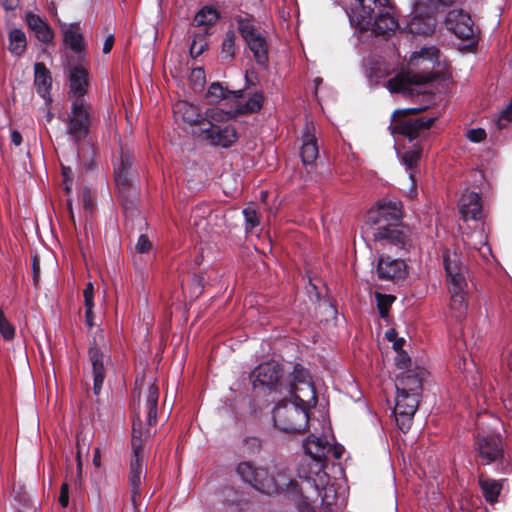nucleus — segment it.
<instances>
[{
	"label": "nucleus",
	"mask_w": 512,
	"mask_h": 512,
	"mask_svg": "<svg viewBox=\"0 0 512 512\" xmlns=\"http://www.w3.org/2000/svg\"><path fill=\"white\" fill-rule=\"evenodd\" d=\"M312 130H314L313 123H307L306 131L302 136L303 144L301 148V158L305 165L314 163L319 155L317 140L312 133Z\"/></svg>",
	"instance_id": "obj_20"
},
{
	"label": "nucleus",
	"mask_w": 512,
	"mask_h": 512,
	"mask_svg": "<svg viewBox=\"0 0 512 512\" xmlns=\"http://www.w3.org/2000/svg\"><path fill=\"white\" fill-rule=\"evenodd\" d=\"M19 0H4V7L6 10H14L18 7Z\"/></svg>",
	"instance_id": "obj_55"
},
{
	"label": "nucleus",
	"mask_w": 512,
	"mask_h": 512,
	"mask_svg": "<svg viewBox=\"0 0 512 512\" xmlns=\"http://www.w3.org/2000/svg\"><path fill=\"white\" fill-rule=\"evenodd\" d=\"M26 22L41 42L48 43L53 39L52 30L39 16L29 13L27 14Z\"/></svg>",
	"instance_id": "obj_28"
},
{
	"label": "nucleus",
	"mask_w": 512,
	"mask_h": 512,
	"mask_svg": "<svg viewBox=\"0 0 512 512\" xmlns=\"http://www.w3.org/2000/svg\"><path fill=\"white\" fill-rule=\"evenodd\" d=\"M52 118H53V114L50 111H48L47 114H46L47 122H50L52 120Z\"/></svg>",
	"instance_id": "obj_64"
},
{
	"label": "nucleus",
	"mask_w": 512,
	"mask_h": 512,
	"mask_svg": "<svg viewBox=\"0 0 512 512\" xmlns=\"http://www.w3.org/2000/svg\"><path fill=\"white\" fill-rule=\"evenodd\" d=\"M243 215L245 218V229L247 232H252L255 227L260 224V217L257 211L249 206L243 210Z\"/></svg>",
	"instance_id": "obj_39"
},
{
	"label": "nucleus",
	"mask_w": 512,
	"mask_h": 512,
	"mask_svg": "<svg viewBox=\"0 0 512 512\" xmlns=\"http://www.w3.org/2000/svg\"><path fill=\"white\" fill-rule=\"evenodd\" d=\"M303 448L305 453L311 457V461L299 466L297 471L299 478L313 482L317 486V479L313 477L315 475L323 484L327 478L324 471V460L330 451L329 442L326 438L310 435L303 441Z\"/></svg>",
	"instance_id": "obj_6"
},
{
	"label": "nucleus",
	"mask_w": 512,
	"mask_h": 512,
	"mask_svg": "<svg viewBox=\"0 0 512 512\" xmlns=\"http://www.w3.org/2000/svg\"><path fill=\"white\" fill-rule=\"evenodd\" d=\"M81 440L80 438L77 439V447H78V453H77V459H78V467L81 468V461H80V452H81Z\"/></svg>",
	"instance_id": "obj_60"
},
{
	"label": "nucleus",
	"mask_w": 512,
	"mask_h": 512,
	"mask_svg": "<svg viewBox=\"0 0 512 512\" xmlns=\"http://www.w3.org/2000/svg\"><path fill=\"white\" fill-rule=\"evenodd\" d=\"M422 155V148L419 145H413L403 152L400 156L401 163L409 173L412 185L415 184V171Z\"/></svg>",
	"instance_id": "obj_25"
},
{
	"label": "nucleus",
	"mask_w": 512,
	"mask_h": 512,
	"mask_svg": "<svg viewBox=\"0 0 512 512\" xmlns=\"http://www.w3.org/2000/svg\"><path fill=\"white\" fill-rule=\"evenodd\" d=\"M479 485L485 500L489 503H495L502 490L501 482L488 477L480 476Z\"/></svg>",
	"instance_id": "obj_31"
},
{
	"label": "nucleus",
	"mask_w": 512,
	"mask_h": 512,
	"mask_svg": "<svg viewBox=\"0 0 512 512\" xmlns=\"http://www.w3.org/2000/svg\"><path fill=\"white\" fill-rule=\"evenodd\" d=\"M64 42L71 50L76 53L82 52L84 49V40L80 25L72 23L63 25Z\"/></svg>",
	"instance_id": "obj_24"
},
{
	"label": "nucleus",
	"mask_w": 512,
	"mask_h": 512,
	"mask_svg": "<svg viewBox=\"0 0 512 512\" xmlns=\"http://www.w3.org/2000/svg\"><path fill=\"white\" fill-rule=\"evenodd\" d=\"M174 112L180 114L183 120L190 125L199 126L200 128L205 126L204 116L200 113L199 108L191 103L178 102L174 106Z\"/></svg>",
	"instance_id": "obj_23"
},
{
	"label": "nucleus",
	"mask_w": 512,
	"mask_h": 512,
	"mask_svg": "<svg viewBox=\"0 0 512 512\" xmlns=\"http://www.w3.org/2000/svg\"><path fill=\"white\" fill-rule=\"evenodd\" d=\"M272 418L275 428L287 434L303 433L309 423L308 410L287 400L276 404Z\"/></svg>",
	"instance_id": "obj_7"
},
{
	"label": "nucleus",
	"mask_w": 512,
	"mask_h": 512,
	"mask_svg": "<svg viewBox=\"0 0 512 512\" xmlns=\"http://www.w3.org/2000/svg\"><path fill=\"white\" fill-rule=\"evenodd\" d=\"M32 269L34 280L36 281L40 274V261L36 256L33 258Z\"/></svg>",
	"instance_id": "obj_52"
},
{
	"label": "nucleus",
	"mask_w": 512,
	"mask_h": 512,
	"mask_svg": "<svg viewBox=\"0 0 512 512\" xmlns=\"http://www.w3.org/2000/svg\"><path fill=\"white\" fill-rule=\"evenodd\" d=\"M218 17L219 15L216 9L206 6L195 15L193 27L199 29L198 32L200 33L208 34V28L217 21Z\"/></svg>",
	"instance_id": "obj_29"
},
{
	"label": "nucleus",
	"mask_w": 512,
	"mask_h": 512,
	"mask_svg": "<svg viewBox=\"0 0 512 512\" xmlns=\"http://www.w3.org/2000/svg\"><path fill=\"white\" fill-rule=\"evenodd\" d=\"M315 479H317V486L311 482L317 490H319L320 486H322L323 489V496H322V512H334L333 506L337 504V495L336 490L332 485H326L328 477L326 478L325 482L321 484L317 476L313 475Z\"/></svg>",
	"instance_id": "obj_32"
},
{
	"label": "nucleus",
	"mask_w": 512,
	"mask_h": 512,
	"mask_svg": "<svg viewBox=\"0 0 512 512\" xmlns=\"http://www.w3.org/2000/svg\"><path fill=\"white\" fill-rule=\"evenodd\" d=\"M93 464L96 467H99L101 465L100 450H99V448L95 449L94 456H93Z\"/></svg>",
	"instance_id": "obj_57"
},
{
	"label": "nucleus",
	"mask_w": 512,
	"mask_h": 512,
	"mask_svg": "<svg viewBox=\"0 0 512 512\" xmlns=\"http://www.w3.org/2000/svg\"><path fill=\"white\" fill-rule=\"evenodd\" d=\"M193 75L195 77H202V78H204V71L201 68L195 69L193 71Z\"/></svg>",
	"instance_id": "obj_61"
},
{
	"label": "nucleus",
	"mask_w": 512,
	"mask_h": 512,
	"mask_svg": "<svg viewBox=\"0 0 512 512\" xmlns=\"http://www.w3.org/2000/svg\"><path fill=\"white\" fill-rule=\"evenodd\" d=\"M132 166V157L129 153L122 152L120 162L115 165V167H120V169H124V171H129Z\"/></svg>",
	"instance_id": "obj_47"
},
{
	"label": "nucleus",
	"mask_w": 512,
	"mask_h": 512,
	"mask_svg": "<svg viewBox=\"0 0 512 512\" xmlns=\"http://www.w3.org/2000/svg\"><path fill=\"white\" fill-rule=\"evenodd\" d=\"M299 511L300 512H315L314 507L305 500L301 501L299 503Z\"/></svg>",
	"instance_id": "obj_54"
},
{
	"label": "nucleus",
	"mask_w": 512,
	"mask_h": 512,
	"mask_svg": "<svg viewBox=\"0 0 512 512\" xmlns=\"http://www.w3.org/2000/svg\"><path fill=\"white\" fill-rule=\"evenodd\" d=\"M17 512H36V507L30 504H24Z\"/></svg>",
	"instance_id": "obj_59"
},
{
	"label": "nucleus",
	"mask_w": 512,
	"mask_h": 512,
	"mask_svg": "<svg viewBox=\"0 0 512 512\" xmlns=\"http://www.w3.org/2000/svg\"><path fill=\"white\" fill-rule=\"evenodd\" d=\"M467 138L474 143H479L486 138V132L484 129H470L466 133Z\"/></svg>",
	"instance_id": "obj_44"
},
{
	"label": "nucleus",
	"mask_w": 512,
	"mask_h": 512,
	"mask_svg": "<svg viewBox=\"0 0 512 512\" xmlns=\"http://www.w3.org/2000/svg\"><path fill=\"white\" fill-rule=\"evenodd\" d=\"M34 84L37 92L46 100L50 101L49 90L51 87V76L43 63H36L34 65Z\"/></svg>",
	"instance_id": "obj_26"
},
{
	"label": "nucleus",
	"mask_w": 512,
	"mask_h": 512,
	"mask_svg": "<svg viewBox=\"0 0 512 512\" xmlns=\"http://www.w3.org/2000/svg\"><path fill=\"white\" fill-rule=\"evenodd\" d=\"M93 120L91 105L85 99H74L63 122L66 124L67 134L75 143L85 139L89 133Z\"/></svg>",
	"instance_id": "obj_8"
},
{
	"label": "nucleus",
	"mask_w": 512,
	"mask_h": 512,
	"mask_svg": "<svg viewBox=\"0 0 512 512\" xmlns=\"http://www.w3.org/2000/svg\"><path fill=\"white\" fill-rule=\"evenodd\" d=\"M115 182L119 193H126L131 187L129 171L115 167Z\"/></svg>",
	"instance_id": "obj_37"
},
{
	"label": "nucleus",
	"mask_w": 512,
	"mask_h": 512,
	"mask_svg": "<svg viewBox=\"0 0 512 512\" xmlns=\"http://www.w3.org/2000/svg\"><path fill=\"white\" fill-rule=\"evenodd\" d=\"M402 216L401 204L397 201L380 200L372 207L366 215V223L376 225L374 240L381 245L383 249L395 247L396 250L405 249L409 243V237L404 229H400L396 224L390 221H398Z\"/></svg>",
	"instance_id": "obj_3"
},
{
	"label": "nucleus",
	"mask_w": 512,
	"mask_h": 512,
	"mask_svg": "<svg viewBox=\"0 0 512 512\" xmlns=\"http://www.w3.org/2000/svg\"><path fill=\"white\" fill-rule=\"evenodd\" d=\"M510 122H512V100L510 105L501 112L496 124L499 129H503L507 127Z\"/></svg>",
	"instance_id": "obj_42"
},
{
	"label": "nucleus",
	"mask_w": 512,
	"mask_h": 512,
	"mask_svg": "<svg viewBox=\"0 0 512 512\" xmlns=\"http://www.w3.org/2000/svg\"><path fill=\"white\" fill-rule=\"evenodd\" d=\"M264 97L261 93H255L244 105H238L237 115L243 113H254L262 108Z\"/></svg>",
	"instance_id": "obj_35"
},
{
	"label": "nucleus",
	"mask_w": 512,
	"mask_h": 512,
	"mask_svg": "<svg viewBox=\"0 0 512 512\" xmlns=\"http://www.w3.org/2000/svg\"><path fill=\"white\" fill-rule=\"evenodd\" d=\"M280 376V367L275 362L262 363L251 373L254 388L267 387L273 389L278 383Z\"/></svg>",
	"instance_id": "obj_17"
},
{
	"label": "nucleus",
	"mask_w": 512,
	"mask_h": 512,
	"mask_svg": "<svg viewBox=\"0 0 512 512\" xmlns=\"http://www.w3.org/2000/svg\"><path fill=\"white\" fill-rule=\"evenodd\" d=\"M422 1L421 0H416L414 2V9H415V12L417 13L418 11L421 10V7H422Z\"/></svg>",
	"instance_id": "obj_62"
},
{
	"label": "nucleus",
	"mask_w": 512,
	"mask_h": 512,
	"mask_svg": "<svg viewBox=\"0 0 512 512\" xmlns=\"http://www.w3.org/2000/svg\"><path fill=\"white\" fill-rule=\"evenodd\" d=\"M291 396V402L305 407L306 410L314 407L317 403L315 388L306 376L303 379H298L295 376L294 382L291 384Z\"/></svg>",
	"instance_id": "obj_14"
},
{
	"label": "nucleus",
	"mask_w": 512,
	"mask_h": 512,
	"mask_svg": "<svg viewBox=\"0 0 512 512\" xmlns=\"http://www.w3.org/2000/svg\"><path fill=\"white\" fill-rule=\"evenodd\" d=\"M358 6L353 10L357 25L366 30L371 25L372 31L377 35H390L397 27L398 22L392 14L391 0H356Z\"/></svg>",
	"instance_id": "obj_5"
},
{
	"label": "nucleus",
	"mask_w": 512,
	"mask_h": 512,
	"mask_svg": "<svg viewBox=\"0 0 512 512\" xmlns=\"http://www.w3.org/2000/svg\"><path fill=\"white\" fill-rule=\"evenodd\" d=\"M394 299L395 298L393 296L376 293L377 306L382 318H386L388 316L389 307Z\"/></svg>",
	"instance_id": "obj_40"
},
{
	"label": "nucleus",
	"mask_w": 512,
	"mask_h": 512,
	"mask_svg": "<svg viewBox=\"0 0 512 512\" xmlns=\"http://www.w3.org/2000/svg\"><path fill=\"white\" fill-rule=\"evenodd\" d=\"M378 277L382 280H398L406 275V264L401 259L381 257L377 265Z\"/></svg>",
	"instance_id": "obj_19"
},
{
	"label": "nucleus",
	"mask_w": 512,
	"mask_h": 512,
	"mask_svg": "<svg viewBox=\"0 0 512 512\" xmlns=\"http://www.w3.org/2000/svg\"><path fill=\"white\" fill-rule=\"evenodd\" d=\"M11 143L19 146L22 143V136L18 131H12L10 134Z\"/></svg>",
	"instance_id": "obj_53"
},
{
	"label": "nucleus",
	"mask_w": 512,
	"mask_h": 512,
	"mask_svg": "<svg viewBox=\"0 0 512 512\" xmlns=\"http://www.w3.org/2000/svg\"><path fill=\"white\" fill-rule=\"evenodd\" d=\"M89 356L93 367V391L99 395L105 378L104 355L99 348L93 347L89 350Z\"/></svg>",
	"instance_id": "obj_21"
},
{
	"label": "nucleus",
	"mask_w": 512,
	"mask_h": 512,
	"mask_svg": "<svg viewBox=\"0 0 512 512\" xmlns=\"http://www.w3.org/2000/svg\"><path fill=\"white\" fill-rule=\"evenodd\" d=\"M506 361H507V365L509 366L510 370H512V350L507 355Z\"/></svg>",
	"instance_id": "obj_63"
},
{
	"label": "nucleus",
	"mask_w": 512,
	"mask_h": 512,
	"mask_svg": "<svg viewBox=\"0 0 512 512\" xmlns=\"http://www.w3.org/2000/svg\"><path fill=\"white\" fill-rule=\"evenodd\" d=\"M443 264L450 294V314L456 320H462L468 310V269L462 260L461 252L456 248L444 251Z\"/></svg>",
	"instance_id": "obj_4"
},
{
	"label": "nucleus",
	"mask_w": 512,
	"mask_h": 512,
	"mask_svg": "<svg viewBox=\"0 0 512 512\" xmlns=\"http://www.w3.org/2000/svg\"><path fill=\"white\" fill-rule=\"evenodd\" d=\"M438 56L439 50L436 47H424L420 51L414 52L409 60V67H423L424 72H401L388 80L387 88L392 93H402L406 96L422 94L429 100L428 104L421 107L396 110L393 113L392 124L390 126L392 134H400L413 140L417 138L422 131L429 129L436 120L434 116L419 118H407V116L424 111L430 106V103H432L434 95L422 90L421 85L433 80L434 75L429 70L434 68Z\"/></svg>",
	"instance_id": "obj_1"
},
{
	"label": "nucleus",
	"mask_w": 512,
	"mask_h": 512,
	"mask_svg": "<svg viewBox=\"0 0 512 512\" xmlns=\"http://www.w3.org/2000/svg\"><path fill=\"white\" fill-rule=\"evenodd\" d=\"M27 46L25 33L20 29H13L9 33V51L16 56L24 53Z\"/></svg>",
	"instance_id": "obj_34"
},
{
	"label": "nucleus",
	"mask_w": 512,
	"mask_h": 512,
	"mask_svg": "<svg viewBox=\"0 0 512 512\" xmlns=\"http://www.w3.org/2000/svg\"><path fill=\"white\" fill-rule=\"evenodd\" d=\"M386 338H387L390 342H394V341L397 339V332L395 331V329H389V330L386 332Z\"/></svg>",
	"instance_id": "obj_58"
},
{
	"label": "nucleus",
	"mask_w": 512,
	"mask_h": 512,
	"mask_svg": "<svg viewBox=\"0 0 512 512\" xmlns=\"http://www.w3.org/2000/svg\"><path fill=\"white\" fill-rule=\"evenodd\" d=\"M236 473L240 479L255 490L266 493V490L273 489L268 482L269 472L266 468L257 466L251 461H242L236 466Z\"/></svg>",
	"instance_id": "obj_10"
},
{
	"label": "nucleus",
	"mask_w": 512,
	"mask_h": 512,
	"mask_svg": "<svg viewBox=\"0 0 512 512\" xmlns=\"http://www.w3.org/2000/svg\"><path fill=\"white\" fill-rule=\"evenodd\" d=\"M238 30L253 53L257 64L266 67L269 61L266 38L247 19L238 21Z\"/></svg>",
	"instance_id": "obj_9"
},
{
	"label": "nucleus",
	"mask_w": 512,
	"mask_h": 512,
	"mask_svg": "<svg viewBox=\"0 0 512 512\" xmlns=\"http://www.w3.org/2000/svg\"><path fill=\"white\" fill-rule=\"evenodd\" d=\"M477 451L484 465H488L500 459L502 457L501 438L495 434L479 435L477 439Z\"/></svg>",
	"instance_id": "obj_16"
},
{
	"label": "nucleus",
	"mask_w": 512,
	"mask_h": 512,
	"mask_svg": "<svg viewBox=\"0 0 512 512\" xmlns=\"http://www.w3.org/2000/svg\"><path fill=\"white\" fill-rule=\"evenodd\" d=\"M83 296H84V302H85V306H89L90 304H94V287H93V284L91 282H89L84 291H83Z\"/></svg>",
	"instance_id": "obj_48"
},
{
	"label": "nucleus",
	"mask_w": 512,
	"mask_h": 512,
	"mask_svg": "<svg viewBox=\"0 0 512 512\" xmlns=\"http://www.w3.org/2000/svg\"><path fill=\"white\" fill-rule=\"evenodd\" d=\"M268 482H270L274 487L271 490H266L265 494H274L279 493L285 490H289L293 485V480L291 475L287 472L285 468H276L275 472L272 474L269 473Z\"/></svg>",
	"instance_id": "obj_27"
},
{
	"label": "nucleus",
	"mask_w": 512,
	"mask_h": 512,
	"mask_svg": "<svg viewBox=\"0 0 512 512\" xmlns=\"http://www.w3.org/2000/svg\"><path fill=\"white\" fill-rule=\"evenodd\" d=\"M0 334L6 340L14 338L15 329L13 325L7 320L3 311L0 309Z\"/></svg>",
	"instance_id": "obj_41"
},
{
	"label": "nucleus",
	"mask_w": 512,
	"mask_h": 512,
	"mask_svg": "<svg viewBox=\"0 0 512 512\" xmlns=\"http://www.w3.org/2000/svg\"><path fill=\"white\" fill-rule=\"evenodd\" d=\"M88 73L83 67H74L70 70V91L69 97L84 99L87 92Z\"/></svg>",
	"instance_id": "obj_22"
},
{
	"label": "nucleus",
	"mask_w": 512,
	"mask_h": 512,
	"mask_svg": "<svg viewBox=\"0 0 512 512\" xmlns=\"http://www.w3.org/2000/svg\"><path fill=\"white\" fill-rule=\"evenodd\" d=\"M427 375L424 368L415 367L400 372L395 381L398 394H417L421 397L422 381Z\"/></svg>",
	"instance_id": "obj_13"
},
{
	"label": "nucleus",
	"mask_w": 512,
	"mask_h": 512,
	"mask_svg": "<svg viewBox=\"0 0 512 512\" xmlns=\"http://www.w3.org/2000/svg\"><path fill=\"white\" fill-rule=\"evenodd\" d=\"M59 503L62 507H66L69 503V487L67 483H63L61 486Z\"/></svg>",
	"instance_id": "obj_49"
},
{
	"label": "nucleus",
	"mask_w": 512,
	"mask_h": 512,
	"mask_svg": "<svg viewBox=\"0 0 512 512\" xmlns=\"http://www.w3.org/2000/svg\"><path fill=\"white\" fill-rule=\"evenodd\" d=\"M237 116L236 109L224 110L218 107L208 108L204 113L205 126L221 125Z\"/></svg>",
	"instance_id": "obj_30"
},
{
	"label": "nucleus",
	"mask_w": 512,
	"mask_h": 512,
	"mask_svg": "<svg viewBox=\"0 0 512 512\" xmlns=\"http://www.w3.org/2000/svg\"><path fill=\"white\" fill-rule=\"evenodd\" d=\"M420 396L417 394H398L394 407L395 421L398 428L406 433L411 428L413 417L419 405Z\"/></svg>",
	"instance_id": "obj_11"
},
{
	"label": "nucleus",
	"mask_w": 512,
	"mask_h": 512,
	"mask_svg": "<svg viewBox=\"0 0 512 512\" xmlns=\"http://www.w3.org/2000/svg\"><path fill=\"white\" fill-rule=\"evenodd\" d=\"M198 136L212 146L228 148L233 145L238 135L231 125H209L200 128Z\"/></svg>",
	"instance_id": "obj_12"
},
{
	"label": "nucleus",
	"mask_w": 512,
	"mask_h": 512,
	"mask_svg": "<svg viewBox=\"0 0 512 512\" xmlns=\"http://www.w3.org/2000/svg\"><path fill=\"white\" fill-rule=\"evenodd\" d=\"M480 236H481V241H480L481 245L480 246L473 245V248L478 250L480 255L484 259H488V257L491 255V249L487 244L486 238L482 234Z\"/></svg>",
	"instance_id": "obj_45"
},
{
	"label": "nucleus",
	"mask_w": 512,
	"mask_h": 512,
	"mask_svg": "<svg viewBox=\"0 0 512 512\" xmlns=\"http://www.w3.org/2000/svg\"><path fill=\"white\" fill-rule=\"evenodd\" d=\"M206 96L211 102H219L221 100L229 98L230 96H233L235 99L242 98L243 91L242 90H235V91L227 90L220 83L215 82V83H212L210 85V87L208 88Z\"/></svg>",
	"instance_id": "obj_33"
},
{
	"label": "nucleus",
	"mask_w": 512,
	"mask_h": 512,
	"mask_svg": "<svg viewBox=\"0 0 512 512\" xmlns=\"http://www.w3.org/2000/svg\"><path fill=\"white\" fill-rule=\"evenodd\" d=\"M113 44L114 37L113 35H109L103 44V53L108 54L112 50Z\"/></svg>",
	"instance_id": "obj_51"
},
{
	"label": "nucleus",
	"mask_w": 512,
	"mask_h": 512,
	"mask_svg": "<svg viewBox=\"0 0 512 512\" xmlns=\"http://www.w3.org/2000/svg\"><path fill=\"white\" fill-rule=\"evenodd\" d=\"M152 243L146 235H140L136 243L135 249L138 253H147L150 251Z\"/></svg>",
	"instance_id": "obj_43"
},
{
	"label": "nucleus",
	"mask_w": 512,
	"mask_h": 512,
	"mask_svg": "<svg viewBox=\"0 0 512 512\" xmlns=\"http://www.w3.org/2000/svg\"><path fill=\"white\" fill-rule=\"evenodd\" d=\"M143 396V400L139 397L132 423L131 445L133 456L130 463L129 484L134 505H136V498L140 496L142 483L143 443L151 436V427L157 422L159 388L154 383L149 382Z\"/></svg>",
	"instance_id": "obj_2"
},
{
	"label": "nucleus",
	"mask_w": 512,
	"mask_h": 512,
	"mask_svg": "<svg viewBox=\"0 0 512 512\" xmlns=\"http://www.w3.org/2000/svg\"><path fill=\"white\" fill-rule=\"evenodd\" d=\"M404 339L403 338H397L393 343V348L396 352L398 351H403L402 350V347H403V344H404Z\"/></svg>",
	"instance_id": "obj_56"
},
{
	"label": "nucleus",
	"mask_w": 512,
	"mask_h": 512,
	"mask_svg": "<svg viewBox=\"0 0 512 512\" xmlns=\"http://www.w3.org/2000/svg\"><path fill=\"white\" fill-rule=\"evenodd\" d=\"M192 34H193L194 38L190 45L189 51H190V55L193 58H196V57L200 56L205 51V49L208 47V43L206 41L207 34L200 33L197 31H193Z\"/></svg>",
	"instance_id": "obj_36"
},
{
	"label": "nucleus",
	"mask_w": 512,
	"mask_h": 512,
	"mask_svg": "<svg viewBox=\"0 0 512 512\" xmlns=\"http://www.w3.org/2000/svg\"><path fill=\"white\" fill-rule=\"evenodd\" d=\"M235 33L228 31L222 42V55L226 59H233L235 55Z\"/></svg>",
	"instance_id": "obj_38"
},
{
	"label": "nucleus",
	"mask_w": 512,
	"mask_h": 512,
	"mask_svg": "<svg viewBox=\"0 0 512 512\" xmlns=\"http://www.w3.org/2000/svg\"><path fill=\"white\" fill-rule=\"evenodd\" d=\"M395 363L400 369H405L410 363V357L404 351H398L395 357Z\"/></svg>",
	"instance_id": "obj_46"
},
{
	"label": "nucleus",
	"mask_w": 512,
	"mask_h": 512,
	"mask_svg": "<svg viewBox=\"0 0 512 512\" xmlns=\"http://www.w3.org/2000/svg\"><path fill=\"white\" fill-rule=\"evenodd\" d=\"M446 26L459 39L468 40L474 34L473 22L463 10H451L446 17Z\"/></svg>",
	"instance_id": "obj_15"
},
{
	"label": "nucleus",
	"mask_w": 512,
	"mask_h": 512,
	"mask_svg": "<svg viewBox=\"0 0 512 512\" xmlns=\"http://www.w3.org/2000/svg\"><path fill=\"white\" fill-rule=\"evenodd\" d=\"M459 211L464 221L480 220L483 209L479 194L472 191L464 193L459 200Z\"/></svg>",
	"instance_id": "obj_18"
},
{
	"label": "nucleus",
	"mask_w": 512,
	"mask_h": 512,
	"mask_svg": "<svg viewBox=\"0 0 512 512\" xmlns=\"http://www.w3.org/2000/svg\"><path fill=\"white\" fill-rule=\"evenodd\" d=\"M86 307V313H85V318H86V324L89 328H92L94 326V315H93V307H94V304H90L89 306H85Z\"/></svg>",
	"instance_id": "obj_50"
}]
</instances>
